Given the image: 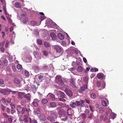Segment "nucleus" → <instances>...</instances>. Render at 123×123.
<instances>
[{
  "instance_id": "f257e3e1",
  "label": "nucleus",
  "mask_w": 123,
  "mask_h": 123,
  "mask_svg": "<svg viewBox=\"0 0 123 123\" xmlns=\"http://www.w3.org/2000/svg\"><path fill=\"white\" fill-rule=\"evenodd\" d=\"M80 101H75V105L76 106H80L81 107H84L85 106L84 103L85 102V101L82 100H80Z\"/></svg>"
},
{
  "instance_id": "f03ea898",
  "label": "nucleus",
  "mask_w": 123,
  "mask_h": 123,
  "mask_svg": "<svg viewBox=\"0 0 123 123\" xmlns=\"http://www.w3.org/2000/svg\"><path fill=\"white\" fill-rule=\"evenodd\" d=\"M64 91L69 96L71 97L72 96L73 92L70 90H68L67 88L65 89Z\"/></svg>"
},
{
  "instance_id": "7ed1b4c3",
  "label": "nucleus",
  "mask_w": 123,
  "mask_h": 123,
  "mask_svg": "<svg viewBox=\"0 0 123 123\" xmlns=\"http://www.w3.org/2000/svg\"><path fill=\"white\" fill-rule=\"evenodd\" d=\"M49 113L50 114V116L54 118H56L57 117V116L55 112L54 111H49Z\"/></svg>"
},
{
  "instance_id": "20e7f679",
  "label": "nucleus",
  "mask_w": 123,
  "mask_h": 123,
  "mask_svg": "<svg viewBox=\"0 0 123 123\" xmlns=\"http://www.w3.org/2000/svg\"><path fill=\"white\" fill-rule=\"evenodd\" d=\"M61 77H55V80L56 82L59 84H63V81L61 78Z\"/></svg>"
},
{
  "instance_id": "39448f33",
  "label": "nucleus",
  "mask_w": 123,
  "mask_h": 123,
  "mask_svg": "<svg viewBox=\"0 0 123 123\" xmlns=\"http://www.w3.org/2000/svg\"><path fill=\"white\" fill-rule=\"evenodd\" d=\"M40 100L37 99H34L33 102L32 103V105L35 107H37V106L38 103L39 102Z\"/></svg>"
},
{
  "instance_id": "423d86ee",
  "label": "nucleus",
  "mask_w": 123,
  "mask_h": 123,
  "mask_svg": "<svg viewBox=\"0 0 123 123\" xmlns=\"http://www.w3.org/2000/svg\"><path fill=\"white\" fill-rule=\"evenodd\" d=\"M38 116L39 119L42 121H44L46 119L44 115L43 114H41Z\"/></svg>"
},
{
  "instance_id": "0eeeda50",
  "label": "nucleus",
  "mask_w": 123,
  "mask_h": 123,
  "mask_svg": "<svg viewBox=\"0 0 123 123\" xmlns=\"http://www.w3.org/2000/svg\"><path fill=\"white\" fill-rule=\"evenodd\" d=\"M31 94L29 93H28L25 94L24 96V98H25L28 100L29 101L31 100Z\"/></svg>"
},
{
  "instance_id": "6e6552de",
  "label": "nucleus",
  "mask_w": 123,
  "mask_h": 123,
  "mask_svg": "<svg viewBox=\"0 0 123 123\" xmlns=\"http://www.w3.org/2000/svg\"><path fill=\"white\" fill-rule=\"evenodd\" d=\"M74 112L71 108H69L67 110V113L68 115L71 116L73 114Z\"/></svg>"
},
{
  "instance_id": "1a4fd4ad",
  "label": "nucleus",
  "mask_w": 123,
  "mask_h": 123,
  "mask_svg": "<svg viewBox=\"0 0 123 123\" xmlns=\"http://www.w3.org/2000/svg\"><path fill=\"white\" fill-rule=\"evenodd\" d=\"M0 92L5 95H7L9 93L8 91L5 89H1L0 88Z\"/></svg>"
},
{
  "instance_id": "9d476101",
  "label": "nucleus",
  "mask_w": 123,
  "mask_h": 123,
  "mask_svg": "<svg viewBox=\"0 0 123 123\" xmlns=\"http://www.w3.org/2000/svg\"><path fill=\"white\" fill-rule=\"evenodd\" d=\"M43 77H35L34 81L36 82H41Z\"/></svg>"
},
{
  "instance_id": "9b49d317",
  "label": "nucleus",
  "mask_w": 123,
  "mask_h": 123,
  "mask_svg": "<svg viewBox=\"0 0 123 123\" xmlns=\"http://www.w3.org/2000/svg\"><path fill=\"white\" fill-rule=\"evenodd\" d=\"M54 49L56 50L57 52L60 53L62 51V48L57 46H55L54 47Z\"/></svg>"
},
{
  "instance_id": "f8f14e48",
  "label": "nucleus",
  "mask_w": 123,
  "mask_h": 123,
  "mask_svg": "<svg viewBox=\"0 0 123 123\" xmlns=\"http://www.w3.org/2000/svg\"><path fill=\"white\" fill-rule=\"evenodd\" d=\"M25 93L24 92H18V98L22 99L24 96L25 94Z\"/></svg>"
},
{
  "instance_id": "ddd939ff",
  "label": "nucleus",
  "mask_w": 123,
  "mask_h": 123,
  "mask_svg": "<svg viewBox=\"0 0 123 123\" xmlns=\"http://www.w3.org/2000/svg\"><path fill=\"white\" fill-rule=\"evenodd\" d=\"M29 120L30 123H38L37 121L34 118H31L29 117Z\"/></svg>"
},
{
  "instance_id": "4468645a",
  "label": "nucleus",
  "mask_w": 123,
  "mask_h": 123,
  "mask_svg": "<svg viewBox=\"0 0 123 123\" xmlns=\"http://www.w3.org/2000/svg\"><path fill=\"white\" fill-rule=\"evenodd\" d=\"M57 37L58 38L61 40L64 39V35L60 33H58V34Z\"/></svg>"
},
{
  "instance_id": "2eb2a0df",
  "label": "nucleus",
  "mask_w": 123,
  "mask_h": 123,
  "mask_svg": "<svg viewBox=\"0 0 123 123\" xmlns=\"http://www.w3.org/2000/svg\"><path fill=\"white\" fill-rule=\"evenodd\" d=\"M87 86L86 85H84V86L81 87L80 89L79 90V91L80 92H81L84 91L85 89H87Z\"/></svg>"
},
{
  "instance_id": "dca6fc26",
  "label": "nucleus",
  "mask_w": 123,
  "mask_h": 123,
  "mask_svg": "<svg viewBox=\"0 0 123 123\" xmlns=\"http://www.w3.org/2000/svg\"><path fill=\"white\" fill-rule=\"evenodd\" d=\"M22 74L23 75L28 77H29L30 75L29 74V73L28 71L25 70L23 71Z\"/></svg>"
},
{
  "instance_id": "f3484780",
  "label": "nucleus",
  "mask_w": 123,
  "mask_h": 123,
  "mask_svg": "<svg viewBox=\"0 0 123 123\" xmlns=\"http://www.w3.org/2000/svg\"><path fill=\"white\" fill-rule=\"evenodd\" d=\"M56 106L55 103L54 102H52L50 103L49 106V108H53Z\"/></svg>"
},
{
  "instance_id": "a211bd4d",
  "label": "nucleus",
  "mask_w": 123,
  "mask_h": 123,
  "mask_svg": "<svg viewBox=\"0 0 123 123\" xmlns=\"http://www.w3.org/2000/svg\"><path fill=\"white\" fill-rule=\"evenodd\" d=\"M15 6L18 8H20L22 7V6L20 3L16 2L14 4Z\"/></svg>"
},
{
  "instance_id": "6ab92c4d",
  "label": "nucleus",
  "mask_w": 123,
  "mask_h": 123,
  "mask_svg": "<svg viewBox=\"0 0 123 123\" xmlns=\"http://www.w3.org/2000/svg\"><path fill=\"white\" fill-rule=\"evenodd\" d=\"M47 119L50 122H53L55 118H54L53 117H52L50 116H49L48 117H47Z\"/></svg>"
},
{
  "instance_id": "aec40b11",
  "label": "nucleus",
  "mask_w": 123,
  "mask_h": 123,
  "mask_svg": "<svg viewBox=\"0 0 123 123\" xmlns=\"http://www.w3.org/2000/svg\"><path fill=\"white\" fill-rule=\"evenodd\" d=\"M49 95L50 99L53 100H55V96L53 94L49 93L48 94Z\"/></svg>"
},
{
  "instance_id": "412c9836",
  "label": "nucleus",
  "mask_w": 123,
  "mask_h": 123,
  "mask_svg": "<svg viewBox=\"0 0 123 123\" xmlns=\"http://www.w3.org/2000/svg\"><path fill=\"white\" fill-rule=\"evenodd\" d=\"M50 35L53 40H54L56 39V35L54 33H51L50 34Z\"/></svg>"
},
{
  "instance_id": "4be33fe9",
  "label": "nucleus",
  "mask_w": 123,
  "mask_h": 123,
  "mask_svg": "<svg viewBox=\"0 0 123 123\" xmlns=\"http://www.w3.org/2000/svg\"><path fill=\"white\" fill-rule=\"evenodd\" d=\"M116 117V114L114 113H112L110 114V118L114 119Z\"/></svg>"
},
{
  "instance_id": "5701e85b",
  "label": "nucleus",
  "mask_w": 123,
  "mask_h": 123,
  "mask_svg": "<svg viewBox=\"0 0 123 123\" xmlns=\"http://www.w3.org/2000/svg\"><path fill=\"white\" fill-rule=\"evenodd\" d=\"M22 108L20 106H18L17 109V110L18 111V114L19 116V114L21 113V109H22Z\"/></svg>"
},
{
  "instance_id": "b1692460",
  "label": "nucleus",
  "mask_w": 123,
  "mask_h": 123,
  "mask_svg": "<svg viewBox=\"0 0 123 123\" xmlns=\"http://www.w3.org/2000/svg\"><path fill=\"white\" fill-rule=\"evenodd\" d=\"M24 117L22 120L24 121L26 123H27L28 122V117L26 115H25Z\"/></svg>"
},
{
  "instance_id": "393cba45",
  "label": "nucleus",
  "mask_w": 123,
  "mask_h": 123,
  "mask_svg": "<svg viewBox=\"0 0 123 123\" xmlns=\"http://www.w3.org/2000/svg\"><path fill=\"white\" fill-rule=\"evenodd\" d=\"M6 99L4 98H3L1 99V101L3 104L6 106L8 105V104L6 103Z\"/></svg>"
},
{
  "instance_id": "a878e982",
  "label": "nucleus",
  "mask_w": 123,
  "mask_h": 123,
  "mask_svg": "<svg viewBox=\"0 0 123 123\" xmlns=\"http://www.w3.org/2000/svg\"><path fill=\"white\" fill-rule=\"evenodd\" d=\"M61 120L62 121H65L67 120L68 119V117L66 116H64V117H61Z\"/></svg>"
},
{
  "instance_id": "bb28decb",
  "label": "nucleus",
  "mask_w": 123,
  "mask_h": 123,
  "mask_svg": "<svg viewBox=\"0 0 123 123\" xmlns=\"http://www.w3.org/2000/svg\"><path fill=\"white\" fill-rule=\"evenodd\" d=\"M4 116L5 118H8L9 117H12V116L9 115H8L6 113H4L2 114Z\"/></svg>"
},
{
  "instance_id": "cd10ccee",
  "label": "nucleus",
  "mask_w": 123,
  "mask_h": 123,
  "mask_svg": "<svg viewBox=\"0 0 123 123\" xmlns=\"http://www.w3.org/2000/svg\"><path fill=\"white\" fill-rule=\"evenodd\" d=\"M13 117L12 116V117H9L7 118V120L8 121L9 123H12V122L13 119H12V117Z\"/></svg>"
},
{
  "instance_id": "c85d7f7f",
  "label": "nucleus",
  "mask_w": 123,
  "mask_h": 123,
  "mask_svg": "<svg viewBox=\"0 0 123 123\" xmlns=\"http://www.w3.org/2000/svg\"><path fill=\"white\" fill-rule=\"evenodd\" d=\"M41 102L43 104H45L48 102V100L46 99L43 98Z\"/></svg>"
},
{
  "instance_id": "c756f323",
  "label": "nucleus",
  "mask_w": 123,
  "mask_h": 123,
  "mask_svg": "<svg viewBox=\"0 0 123 123\" xmlns=\"http://www.w3.org/2000/svg\"><path fill=\"white\" fill-rule=\"evenodd\" d=\"M30 23V25H36L37 24V22L34 21H31Z\"/></svg>"
},
{
  "instance_id": "7c9ffc66",
  "label": "nucleus",
  "mask_w": 123,
  "mask_h": 123,
  "mask_svg": "<svg viewBox=\"0 0 123 123\" xmlns=\"http://www.w3.org/2000/svg\"><path fill=\"white\" fill-rule=\"evenodd\" d=\"M20 81V80H19L18 78H16L14 80V82L17 84H18Z\"/></svg>"
},
{
  "instance_id": "2f4dec72",
  "label": "nucleus",
  "mask_w": 123,
  "mask_h": 123,
  "mask_svg": "<svg viewBox=\"0 0 123 123\" xmlns=\"http://www.w3.org/2000/svg\"><path fill=\"white\" fill-rule=\"evenodd\" d=\"M65 95V93L63 92L62 91L60 95V97L66 98Z\"/></svg>"
},
{
  "instance_id": "473e14b6",
  "label": "nucleus",
  "mask_w": 123,
  "mask_h": 123,
  "mask_svg": "<svg viewBox=\"0 0 123 123\" xmlns=\"http://www.w3.org/2000/svg\"><path fill=\"white\" fill-rule=\"evenodd\" d=\"M0 107L1 110L3 111H5V108H6V107L4 106L2 104H1V105Z\"/></svg>"
},
{
  "instance_id": "72a5a7b5",
  "label": "nucleus",
  "mask_w": 123,
  "mask_h": 123,
  "mask_svg": "<svg viewBox=\"0 0 123 123\" xmlns=\"http://www.w3.org/2000/svg\"><path fill=\"white\" fill-rule=\"evenodd\" d=\"M70 86L73 88H77V86L75 85V82L72 83L70 84Z\"/></svg>"
},
{
  "instance_id": "f704fd0d",
  "label": "nucleus",
  "mask_w": 123,
  "mask_h": 123,
  "mask_svg": "<svg viewBox=\"0 0 123 123\" xmlns=\"http://www.w3.org/2000/svg\"><path fill=\"white\" fill-rule=\"evenodd\" d=\"M77 70L78 71L82 72L83 70L81 66H79L78 67Z\"/></svg>"
},
{
  "instance_id": "c9c22d12",
  "label": "nucleus",
  "mask_w": 123,
  "mask_h": 123,
  "mask_svg": "<svg viewBox=\"0 0 123 123\" xmlns=\"http://www.w3.org/2000/svg\"><path fill=\"white\" fill-rule=\"evenodd\" d=\"M92 72H96L98 71V69L97 68H92L90 70Z\"/></svg>"
},
{
  "instance_id": "e433bc0d",
  "label": "nucleus",
  "mask_w": 123,
  "mask_h": 123,
  "mask_svg": "<svg viewBox=\"0 0 123 123\" xmlns=\"http://www.w3.org/2000/svg\"><path fill=\"white\" fill-rule=\"evenodd\" d=\"M17 68L19 70H21L22 69V66L20 64H18L17 66Z\"/></svg>"
},
{
  "instance_id": "4c0bfd02",
  "label": "nucleus",
  "mask_w": 123,
  "mask_h": 123,
  "mask_svg": "<svg viewBox=\"0 0 123 123\" xmlns=\"http://www.w3.org/2000/svg\"><path fill=\"white\" fill-rule=\"evenodd\" d=\"M75 102H72V104H70V106L73 108H76V106Z\"/></svg>"
},
{
  "instance_id": "58836bf2",
  "label": "nucleus",
  "mask_w": 123,
  "mask_h": 123,
  "mask_svg": "<svg viewBox=\"0 0 123 123\" xmlns=\"http://www.w3.org/2000/svg\"><path fill=\"white\" fill-rule=\"evenodd\" d=\"M104 74L102 73H99L98 74L97 76L96 77H103Z\"/></svg>"
},
{
  "instance_id": "ea45409f",
  "label": "nucleus",
  "mask_w": 123,
  "mask_h": 123,
  "mask_svg": "<svg viewBox=\"0 0 123 123\" xmlns=\"http://www.w3.org/2000/svg\"><path fill=\"white\" fill-rule=\"evenodd\" d=\"M65 98L66 99V98H59V101H62L63 102H65L66 101V100Z\"/></svg>"
},
{
  "instance_id": "a19ab883",
  "label": "nucleus",
  "mask_w": 123,
  "mask_h": 123,
  "mask_svg": "<svg viewBox=\"0 0 123 123\" xmlns=\"http://www.w3.org/2000/svg\"><path fill=\"white\" fill-rule=\"evenodd\" d=\"M80 117L82 118L85 119L86 118V116L84 113L81 114L80 115Z\"/></svg>"
},
{
  "instance_id": "79ce46f5",
  "label": "nucleus",
  "mask_w": 123,
  "mask_h": 123,
  "mask_svg": "<svg viewBox=\"0 0 123 123\" xmlns=\"http://www.w3.org/2000/svg\"><path fill=\"white\" fill-rule=\"evenodd\" d=\"M49 65H48L47 66L44 65L43 68L44 69H45L46 70H49Z\"/></svg>"
},
{
  "instance_id": "37998d69",
  "label": "nucleus",
  "mask_w": 123,
  "mask_h": 123,
  "mask_svg": "<svg viewBox=\"0 0 123 123\" xmlns=\"http://www.w3.org/2000/svg\"><path fill=\"white\" fill-rule=\"evenodd\" d=\"M102 104L104 106H106V103L104 100H102L101 102Z\"/></svg>"
},
{
  "instance_id": "c03bdc74",
  "label": "nucleus",
  "mask_w": 123,
  "mask_h": 123,
  "mask_svg": "<svg viewBox=\"0 0 123 123\" xmlns=\"http://www.w3.org/2000/svg\"><path fill=\"white\" fill-rule=\"evenodd\" d=\"M6 113L8 114H10V110L9 108L6 107Z\"/></svg>"
},
{
  "instance_id": "a18cd8bd",
  "label": "nucleus",
  "mask_w": 123,
  "mask_h": 123,
  "mask_svg": "<svg viewBox=\"0 0 123 123\" xmlns=\"http://www.w3.org/2000/svg\"><path fill=\"white\" fill-rule=\"evenodd\" d=\"M44 55L46 56H47L48 55V53L46 51H42Z\"/></svg>"
},
{
  "instance_id": "49530a36",
  "label": "nucleus",
  "mask_w": 123,
  "mask_h": 123,
  "mask_svg": "<svg viewBox=\"0 0 123 123\" xmlns=\"http://www.w3.org/2000/svg\"><path fill=\"white\" fill-rule=\"evenodd\" d=\"M62 91H56V95L57 96H58L60 95Z\"/></svg>"
},
{
  "instance_id": "de8ad7c7",
  "label": "nucleus",
  "mask_w": 123,
  "mask_h": 123,
  "mask_svg": "<svg viewBox=\"0 0 123 123\" xmlns=\"http://www.w3.org/2000/svg\"><path fill=\"white\" fill-rule=\"evenodd\" d=\"M3 9L4 12V13L5 15H7V12L6 11V6H4L3 7Z\"/></svg>"
},
{
  "instance_id": "09e8293b",
  "label": "nucleus",
  "mask_w": 123,
  "mask_h": 123,
  "mask_svg": "<svg viewBox=\"0 0 123 123\" xmlns=\"http://www.w3.org/2000/svg\"><path fill=\"white\" fill-rule=\"evenodd\" d=\"M10 105L12 109H14L15 107V105L13 104L12 103H11L10 104Z\"/></svg>"
},
{
  "instance_id": "8fccbe9b",
  "label": "nucleus",
  "mask_w": 123,
  "mask_h": 123,
  "mask_svg": "<svg viewBox=\"0 0 123 123\" xmlns=\"http://www.w3.org/2000/svg\"><path fill=\"white\" fill-rule=\"evenodd\" d=\"M5 43L4 41H3L1 43H0V48L3 47Z\"/></svg>"
},
{
  "instance_id": "3c124183",
  "label": "nucleus",
  "mask_w": 123,
  "mask_h": 123,
  "mask_svg": "<svg viewBox=\"0 0 123 123\" xmlns=\"http://www.w3.org/2000/svg\"><path fill=\"white\" fill-rule=\"evenodd\" d=\"M21 110V113L22 114H24L25 112V109L24 108H23Z\"/></svg>"
},
{
  "instance_id": "603ef678",
  "label": "nucleus",
  "mask_w": 123,
  "mask_h": 123,
  "mask_svg": "<svg viewBox=\"0 0 123 123\" xmlns=\"http://www.w3.org/2000/svg\"><path fill=\"white\" fill-rule=\"evenodd\" d=\"M37 42L38 44L39 45H41L42 44V41L40 39L37 40Z\"/></svg>"
},
{
  "instance_id": "864d4df0",
  "label": "nucleus",
  "mask_w": 123,
  "mask_h": 123,
  "mask_svg": "<svg viewBox=\"0 0 123 123\" xmlns=\"http://www.w3.org/2000/svg\"><path fill=\"white\" fill-rule=\"evenodd\" d=\"M12 68L14 71V72H16V67L15 66H12Z\"/></svg>"
},
{
  "instance_id": "5fc2aeb1",
  "label": "nucleus",
  "mask_w": 123,
  "mask_h": 123,
  "mask_svg": "<svg viewBox=\"0 0 123 123\" xmlns=\"http://www.w3.org/2000/svg\"><path fill=\"white\" fill-rule=\"evenodd\" d=\"M34 113L35 115H37L39 114L40 112L39 111L37 110L36 111H34Z\"/></svg>"
},
{
  "instance_id": "6e6d98bb",
  "label": "nucleus",
  "mask_w": 123,
  "mask_h": 123,
  "mask_svg": "<svg viewBox=\"0 0 123 123\" xmlns=\"http://www.w3.org/2000/svg\"><path fill=\"white\" fill-rule=\"evenodd\" d=\"M91 97L92 98L94 99L96 98V95L94 93H92L91 95Z\"/></svg>"
},
{
  "instance_id": "4d7b16f0",
  "label": "nucleus",
  "mask_w": 123,
  "mask_h": 123,
  "mask_svg": "<svg viewBox=\"0 0 123 123\" xmlns=\"http://www.w3.org/2000/svg\"><path fill=\"white\" fill-rule=\"evenodd\" d=\"M61 44L63 46H66L67 44L66 42L64 41H62Z\"/></svg>"
},
{
  "instance_id": "13d9d810",
  "label": "nucleus",
  "mask_w": 123,
  "mask_h": 123,
  "mask_svg": "<svg viewBox=\"0 0 123 123\" xmlns=\"http://www.w3.org/2000/svg\"><path fill=\"white\" fill-rule=\"evenodd\" d=\"M5 50V48L3 47L0 48V50L2 53L4 52Z\"/></svg>"
},
{
  "instance_id": "bf43d9fd",
  "label": "nucleus",
  "mask_w": 123,
  "mask_h": 123,
  "mask_svg": "<svg viewBox=\"0 0 123 123\" xmlns=\"http://www.w3.org/2000/svg\"><path fill=\"white\" fill-rule=\"evenodd\" d=\"M31 88L34 90H36L37 89V88L35 85H32L31 86Z\"/></svg>"
},
{
  "instance_id": "052dcab7",
  "label": "nucleus",
  "mask_w": 123,
  "mask_h": 123,
  "mask_svg": "<svg viewBox=\"0 0 123 123\" xmlns=\"http://www.w3.org/2000/svg\"><path fill=\"white\" fill-rule=\"evenodd\" d=\"M25 110L28 113V115H29L30 114L31 111L30 109H25Z\"/></svg>"
},
{
  "instance_id": "680f3d73",
  "label": "nucleus",
  "mask_w": 123,
  "mask_h": 123,
  "mask_svg": "<svg viewBox=\"0 0 123 123\" xmlns=\"http://www.w3.org/2000/svg\"><path fill=\"white\" fill-rule=\"evenodd\" d=\"M7 18L9 23H11L12 22V21L10 17H7Z\"/></svg>"
},
{
  "instance_id": "e2e57ef3",
  "label": "nucleus",
  "mask_w": 123,
  "mask_h": 123,
  "mask_svg": "<svg viewBox=\"0 0 123 123\" xmlns=\"http://www.w3.org/2000/svg\"><path fill=\"white\" fill-rule=\"evenodd\" d=\"M44 44L45 46L46 47H48L49 46V44L46 42H44Z\"/></svg>"
},
{
  "instance_id": "0e129e2a",
  "label": "nucleus",
  "mask_w": 123,
  "mask_h": 123,
  "mask_svg": "<svg viewBox=\"0 0 123 123\" xmlns=\"http://www.w3.org/2000/svg\"><path fill=\"white\" fill-rule=\"evenodd\" d=\"M9 45V42L7 41L5 44V47L6 48H8Z\"/></svg>"
},
{
  "instance_id": "69168bd1",
  "label": "nucleus",
  "mask_w": 123,
  "mask_h": 123,
  "mask_svg": "<svg viewBox=\"0 0 123 123\" xmlns=\"http://www.w3.org/2000/svg\"><path fill=\"white\" fill-rule=\"evenodd\" d=\"M93 114L92 113H91L90 115L88 117V118L91 119L93 118Z\"/></svg>"
},
{
  "instance_id": "338daca9",
  "label": "nucleus",
  "mask_w": 123,
  "mask_h": 123,
  "mask_svg": "<svg viewBox=\"0 0 123 123\" xmlns=\"http://www.w3.org/2000/svg\"><path fill=\"white\" fill-rule=\"evenodd\" d=\"M10 112L11 114H13L15 112V110L13 109H12L11 110Z\"/></svg>"
},
{
  "instance_id": "774afa93",
  "label": "nucleus",
  "mask_w": 123,
  "mask_h": 123,
  "mask_svg": "<svg viewBox=\"0 0 123 123\" xmlns=\"http://www.w3.org/2000/svg\"><path fill=\"white\" fill-rule=\"evenodd\" d=\"M90 69V67H88L86 68V69L85 71V72H87L89 71V70Z\"/></svg>"
}]
</instances>
